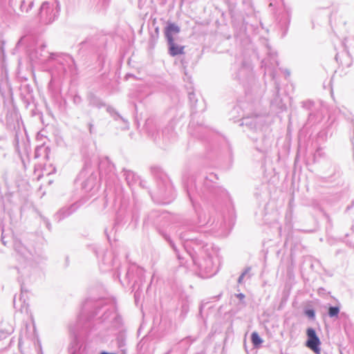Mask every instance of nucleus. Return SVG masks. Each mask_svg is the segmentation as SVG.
<instances>
[{"label": "nucleus", "instance_id": "f257e3e1", "mask_svg": "<svg viewBox=\"0 0 354 354\" xmlns=\"http://www.w3.org/2000/svg\"><path fill=\"white\" fill-rule=\"evenodd\" d=\"M307 340L306 346L315 354H320L321 341L317 336L316 331L313 328H308L306 330Z\"/></svg>", "mask_w": 354, "mask_h": 354}, {"label": "nucleus", "instance_id": "f03ea898", "mask_svg": "<svg viewBox=\"0 0 354 354\" xmlns=\"http://www.w3.org/2000/svg\"><path fill=\"white\" fill-rule=\"evenodd\" d=\"M180 31V28L177 24L169 22L164 29V33L167 41L174 40V35L178 34Z\"/></svg>", "mask_w": 354, "mask_h": 354}, {"label": "nucleus", "instance_id": "7ed1b4c3", "mask_svg": "<svg viewBox=\"0 0 354 354\" xmlns=\"http://www.w3.org/2000/svg\"><path fill=\"white\" fill-rule=\"evenodd\" d=\"M169 45V53L171 56H176L185 53V46L177 45L174 40L167 41Z\"/></svg>", "mask_w": 354, "mask_h": 354}, {"label": "nucleus", "instance_id": "20e7f679", "mask_svg": "<svg viewBox=\"0 0 354 354\" xmlns=\"http://www.w3.org/2000/svg\"><path fill=\"white\" fill-rule=\"evenodd\" d=\"M251 341L252 344L255 347H259L263 342V340L259 337V334L257 332H253L251 335Z\"/></svg>", "mask_w": 354, "mask_h": 354}, {"label": "nucleus", "instance_id": "39448f33", "mask_svg": "<svg viewBox=\"0 0 354 354\" xmlns=\"http://www.w3.org/2000/svg\"><path fill=\"white\" fill-rule=\"evenodd\" d=\"M339 309L338 307H330L328 308V315L330 317H336L338 315Z\"/></svg>", "mask_w": 354, "mask_h": 354}, {"label": "nucleus", "instance_id": "423d86ee", "mask_svg": "<svg viewBox=\"0 0 354 354\" xmlns=\"http://www.w3.org/2000/svg\"><path fill=\"white\" fill-rule=\"evenodd\" d=\"M306 315L310 318L315 317V312L313 310H307L306 311Z\"/></svg>", "mask_w": 354, "mask_h": 354}]
</instances>
